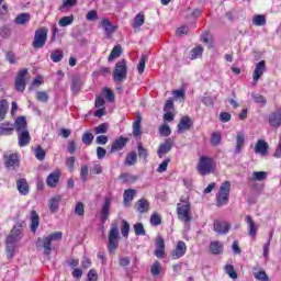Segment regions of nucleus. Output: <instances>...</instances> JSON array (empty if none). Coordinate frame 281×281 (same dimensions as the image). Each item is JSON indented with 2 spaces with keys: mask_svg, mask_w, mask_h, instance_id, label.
Segmentation results:
<instances>
[{
  "mask_svg": "<svg viewBox=\"0 0 281 281\" xmlns=\"http://www.w3.org/2000/svg\"><path fill=\"white\" fill-rule=\"evenodd\" d=\"M128 76V67L126 66V59H122L115 64L113 70L114 82H124Z\"/></svg>",
  "mask_w": 281,
  "mask_h": 281,
  "instance_id": "obj_4",
  "label": "nucleus"
},
{
  "mask_svg": "<svg viewBox=\"0 0 281 281\" xmlns=\"http://www.w3.org/2000/svg\"><path fill=\"white\" fill-rule=\"evenodd\" d=\"M168 164H170V158L165 159L157 168V172H166L168 170Z\"/></svg>",
  "mask_w": 281,
  "mask_h": 281,
  "instance_id": "obj_63",
  "label": "nucleus"
},
{
  "mask_svg": "<svg viewBox=\"0 0 281 281\" xmlns=\"http://www.w3.org/2000/svg\"><path fill=\"white\" fill-rule=\"evenodd\" d=\"M45 43H47V29L42 27L36 30L32 44L33 48L42 49V47H45Z\"/></svg>",
  "mask_w": 281,
  "mask_h": 281,
  "instance_id": "obj_7",
  "label": "nucleus"
},
{
  "mask_svg": "<svg viewBox=\"0 0 281 281\" xmlns=\"http://www.w3.org/2000/svg\"><path fill=\"white\" fill-rule=\"evenodd\" d=\"M251 98L256 104H260L261 106L267 105V98L260 93H251Z\"/></svg>",
  "mask_w": 281,
  "mask_h": 281,
  "instance_id": "obj_40",
  "label": "nucleus"
},
{
  "mask_svg": "<svg viewBox=\"0 0 281 281\" xmlns=\"http://www.w3.org/2000/svg\"><path fill=\"white\" fill-rule=\"evenodd\" d=\"M70 89L71 92L75 94L80 93V89H82V79L80 75H76L72 77Z\"/></svg>",
  "mask_w": 281,
  "mask_h": 281,
  "instance_id": "obj_25",
  "label": "nucleus"
},
{
  "mask_svg": "<svg viewBox=\"0 0 281 281\" xmlns=\"http://www.w3.org/2000/svg\"><path fill=\"white\" fill-rule=\"evenodd\" d=\"M13 128H15L16 133H22L23 131H27V120L25 119V116H19L15 120Z\"/></svg>",
  "mask_w": 281,
  "mask_h": 281,
  "instance_id": "obj_26",
  "label": "nucleus"
},
{
  "mask_svg": "<svg viewBox=\"0 0 281 281\" xmlns=\"http://www.w3.org/2000/svg\"><path fill=\"white\" fill-rule=\"evenodd\" d=\"M268 122L272 128H280V126H281V108H278L277 111L270 113Z\"/></svg>",
  "mask_w": 281,
  "mask_h": 281,
  "instance_id": "obj_15",
  "label": "nucleus"
},
{
  "mask_svg": "<svg viewBox=\"0 0 281 281\" xmlns=\"http://www.w3.org/2000/svg\"><path fill=\"white\" fill-rule=\"evenodd\" d=\"M16 251V241H10L7 239V258L12 260L14 258V254Z\"/></svg>",
  "mask_w": 281,
  "mask_h": 281,
  "instance_id": "obj_32",
  "label": "nucleus"
},
{
  "mask_svg": "<svg viewBox=\"0 0 281 281\" xmlns=\"http://www.w3.org/2000/svg\"><path fill=\"white\" fill-rule=\"evenodd\" d=\"M27 74V68H23L18 72V76L15 78V91H20V93H23L25 91V75Z\"/></svg>",
  "mask_w": 281,
  "mask_h": 281,
  "instance_id": "obj_12",
  "label": "nucleus"
},
{
  "mask_svg": "<svg viewBox=\"0 0 281 281\" xmlns=\"http://www.w3.org/2000/svg\"><path fill=\"white\" fill-rule=\"evenodd\" d=\"M202 54H203V47L198 46L191 50L190 58L191 60H196V58H199V56H201Z\"/></svg>",
  "mask_w": 281,
  "mask_h": 281,
  "instance_id": "obj_58",
  "label": "nucleus"
},
{
  "mask_svg": "<svg viewBox=\"0 0 281 281\" xmlns=\"http://www.w3.org/2000/svg\"><path fill=\"white\" fill-rule=\"evenodd\" d=\"M246 223L248 225V235L252 238L258 234V226H256V222L251 218V215H246Z\"/></svg>",
  "mask_w": 281,
  "mask_h": 281,
  "instance_id": "obj_27",
  "label": "nucleus"
},
{
  "mask_svg": "<svg viewBox=\"0 0 281 281\" xmlns=\"http://www.w3.org/2000/svg\"><path fill=\"white\" fill-rule=\"evenodd\" d=\"M16 188L22 196H27V194H30V184H27L25 178H21L16 181Z\"/></svg>",
  "mask_w": 281,
  "mask_h": 281,
  "instance_id": "obj_23",
  "label": "nucleus"
},
{
  "mask_svg": "<svg viewBox=\"0 0 281 281\" xmlns=\"http://www.w3.org/2000/svg\"><path fill=\"white\" fill-rule=\"evenodd\" d=\"M210 251L214 254V256H218V254H223V244L221 241H211Z\"/></svg>",
  "mask_w": 281,
  "mask_h": 281,
  "instance_id": "obj_36",
  "label": "nucleus"
},
{
  "mask_svg": "<svg viewBox=\"0 0 281 281\" xmlns=\"http://www.w3.org/2000/svg\"><path fill=\"white\" fill-rule=\"evenodd\" d=\"M60 181V170H55L54 172L49 173L46 178V186L48 188H56L58 182Z\"/></svg>",
  "mask_w": 281,
  "mask_h": 281,
  "instance_id": "obj_20",
  "label": "nucleus"
},
{
  "mask_svg": "<svg viewBox=\"0 0 281 281\" xmlns=\"http://www.w3.org/2000/svg\"><path fill=\"white\" fill-rule=\"evenodd\" d=\"M134 233L136 236H146V229L144 228V224L139 222L134 224Z\"/></svg>",
  "mask_w": 281,
  "mask_h": 281,
  "instance_id": "obj_50",
  "label": "nucleus"
},
{
  "mask_svg": "<svg viewBox=\"0 0 281 281\" xmlns=\"http://www.w3.org/2000/svg\"><path fill=\"white\" fill-rule=\"evenodd\" d=\"M146 60H148V56L142 55L139 63L137 65V71H138L139 76H142V74H144V70L146 69Z\"/></svg>",
  "mask_w": 281,
  "mask_h": 281,
  "instance_id": "obj_43",
  "label": "nucleus"
},
{
  "mask_svg": "<svg viewBox=\"0 0 281 281\" xmlns=\"http://www.w3.org/2000/svg\"><path fill=\"white\" fill-rule=\"evenodd\" d=\"M128 232H131V224L126 220H122L121 234L123 238H128Z\"/></svg>",
  "mask_w": 281,
  "mask_h": 281,
  "instance_id": "obj_45",
  "label": "nucleus"
},
{
  "mask_svg": "<svg viewBox=\"0 0 281 281\" xmlns=\"http://www.w3.org/2000/svg\"><path fill=\"white\" fill-rule=\"evenodd\" d=\"M93 135L91 134V132H86L82 135V144H85L86 146H91V144H93Z\"/></svg>",
  "mask_w": 281,
  "mask_h": 281,
  "instance_id": "obj_51",
  "label": "nucleus"
},
{
  "mask_svg": "<svg viewBox=\"0 0 281 281\" xmlns=\"http://www.w3.org/2000/svg\"><path fill=\"white\" fill-rule=\"evenodd\" d=\"M265 71H267V65H266L265 60H260L255 66V70H254V75H252L254 82H257L258 80H260V78L262 77V74H265Z\"/></svg>",
  "mask_w": 281,
  "mask_h": 281,
  "instance_id": "obj_17",
  "label": "nucleus"
},
{
  "mask_svg": "<svg viewBox=\"0 0 281 281\" xmlns=\"http://www.w3.org/2000/svg\"><path fill=\"white\" fill-rule=\"evenodd\" d=\"M186 251H188V246H186V241H178L176 249L171 254L172 260H179V258H183L186 256Z\"/></svg>",
  "mask_w": 281,
  "mask_h": 281,
  "instance_id": "obj_14",
  "label": "nucleus"
},
{
  "mask_svg": "<svg viewBox=\"0 0 281 281\" xmlns=\"http://www.w3.org/2000/svg\"><path fill=\"white\" fill-rule=\"evenodd\" d=\"M252 24L258 27H262V25H267V18L262 14L255 15L252 19Z\"/></svg>",
  "mask_w": 281,
  "mask_h": 281,
  "instance_id": "obj_41",
  "label": "nucleus"
},
{
  "mask_svg": "<svg viewBox=\"0 0 281 281\" xmlns=\"http://www.w3.org/2000/svg\"><path fill=\"white\" fill-rule=\"evenodd\" d=\"M108 132H109V124L106 123H101L94 128L95 135H104V133H108Z\"/></svg>",
  "mask_w": 281,
  "mask_h": 281,
  "instance_id": "obj_53",
  "label": "nucleus"
},
{
  "mask_svg": "<svg viewBox=\"0 0 281 281\" xmlns=\"http://www.w3.org/2000/svg\"><path fill=\"white\" fill-rule=\"evenodd\" d=\"M88 281H98V271H95L94 269L89 270Z\"/></svg>",
  "mask_w": 281,
  "mask_h": 281,
  "instance_id": "obj_64",
  "label": "nucleus"
},
{
  "mask_svg": "<svg viewBox=\"0 0 281 281\" xmlns=\"http://www.w3.org/2000/svg\"><path fill=\"white\" fill-rule=\"evenodd\" d=\"M136 191L134 189H127L123 193V204L125 207H131V203L135 199Z\"/></svg>",
  "mask_w": 281,
  "mask_h": 281,
  "instance_id": "obj_24",
  "label": "nucleus"
},
{
  "mask_svg": "<svg viewBox=\"0 0 281 281\" xmlns=\"http://www.w3.org/2000/svg\"><path fill=\"white\" fill-rule=\"evenodd\" d=\"M151 276L157 277L159 273H161V263L159 261H155L150 269Z\"/></svg>",
  "mask_w": 281,
  "mask_h": 281,
  "instance_id": "obj_55",
  "label": "nucleus"
},
{
  "mask_svg": "<svg viewBox=\"0 0 281 281\" xmlns=\"http://www.w3.org/2000/svg\"><path fill=\"white\" fill-rule=\"evenodd\" d=\"M133 135L136 139L142 137V116L137 115L133 123Z\"/></svg>",
  "mask_w": 281,
  "mask_h": 281,
  "instance_id": "obj_29",
  "label": "nucleus"
},
{
  "mask_svg": "<svg viewBox=\"0 0 281 281\" xmlns=\"http://www.w3.org/2000/svg\"><path fill=\"white\" fill-rule=\"evenodd\" d=\"M221 139H223V137L221 136V133L214 132L211 135V144H212V146H218V144H221Z\"/></svg>",
  "mask_w": 281,
  "mask_h": 281,
  "instance_id": "obj_59",
  "label": "nucleus"
},
{
  "mask_svg": "<svg viewBox=\"0 0 281 281\" xmlns=\"http://www.w3.org/2000/svg\"><path fill=\"white\" fill-rule=\"evenodd\" d=\"M111 198H105L104 202L100 210V221L101 223H106L109 221V216H111Z\"/></svg>",
  "mask_w": 281,
  "mask_h": 281,
  "instance_id": "obj_11",
  "label": "nucleus"
},
{
  "mask_svg": "<svg viewBox=\"0 0 281 281\" xmlns=\"http://www.w3.org/2000/svg\"><path fill=\"white\" fill-rule=\"evenodd\" d=\"M267 179V171H254L250 181H265Z\"/></svg>",
  "mask_w": 281,
  "mask_h": 281,
  "instance_id": "obj_42",
  "label": "nucleus"
},
{
  "mask_svg": "<svg viewBox=\"0 0 281 281\" xmlns=\"http://www.w3.org/2000/svg\"><path fill=\"white\" fill-rule=\"evenodd\" d=\"M63 58H64V54H63V50H60V49L54 50L50 54V60H53V63H60V60H63Z\"/></svg>",
  "mask_w": 281,
  "mask_h": 281,
  "instance_id": "obj_49",
  "label": "nucleus"
},
{
  "mask_svg": "<svg viewBox=\"0 0 281 281\" xmlns=\"http://www.w3.org/2000/svg\"><path fill=\"white\" fill-rule=\"evenodd\" d=\"M14 133V125L10 122H4L0 124V135H12Z\"/></svg>",
  "mask_w": 281,
  "mask_h": 281,
  "instance_id": "obj_35",
  "label": "nucleus"
},
{
  "mask_svg": "<svg viewBox=\"0 0 281 281\" xmlns=\"http://www.w3.org/2000/svg\"><path fill=\"white\" fill-rule=\"evenodd\" d=\"M198 170L202 176L214 172V160L210 157L202 156L198 165Z\"/></svg>",
  "mask_w": 281,
  "mask_h": 281,
  "instance_id": "obj_6",
  "label": "nucleus"
},
{
  "mask_svg": "<svg viewBox=\"0 0 281 281\" xmlns=\"http://www.w3.org/2000/svg\"><path fill=\"white\" fill-rule=\"evenodd\" d=\"M101 25L102 27H104L106 36H111V34H113L115 30H117V27L113 25L111 21H109V19H103Z\"/></svg>",
  "mask_w": 281,
  "mask_h": 281,
  "instance_id": "obj_33",
  "label": "nucleus"
},
{
  "mask_svg": "<svg viewBox=\"0 0 281 281\" xmlns=\"http://www.w3.org/2000/svg\"><path fill=\"white\" fill-rule=\"evenodd\" d=\"M58 240H63V232H55L48 236L37 238V247L44 248V256H52V243H56Z\"/></svg>",
  "mask_w": 281,
  "mask_h": 281,
  "instance_id": "obj_1",
  "label": "nucleus"
},
{
  "mask_svg": "<svg viewBox=\"0 0 281 281\" xmlns=\"http://www.w3.org/2000/svg\"><path fill=\"white\" fill-rule=\"evenodd\" d=\"M172 133V130H170V126L168 124H162L159 127V135H161V137H170Z\"/></svg>",
  "mask_w": 281,
  "mask_h": 281,
  "instance_id": "obj_48",
  "label": "nucleus"
},
{
  "mask_svg": "<svg viewBox=\"0 0 281 281\" xmlns=\"http://www.w3.org/2000/svg\"><path fill=\"white\" fill-rule=\"evenodd\" d=\"M18 142L21 148L29 146V144L32 142V136H30V131L26 130L23 132H18Z\"/></svg>",
  "mask_w": 281,
  "mask_h": 281,
  "instance_id": "obj_19",
  "label": "nucleus"
},
{
  "mask_svg": "<svg viewBox=\"0 0 281 281\" xmlns=\"http://www.w3.org/2000/svg\"><path fill=\"white\" fill-rule=\"evenodd\" d=\"M254 278L259 281H269V276H267L265 270L254 272Z\"/></svg>",
  "mask_w": 281,
  "mask_h": 281,
  "instance_id": "obj_57",
  "label": "nucleus"
},
{
  "mask_svg": "<svg viewBox=\"0 0 281 281\" xmlns=\"http://www.w3.org/2000/svg\"><path fill=\"white\" fill-rule=\"evenodd\" d=\"M4 165L9 170H15L21 166V161H19V156H16V154H9L4 155Z\"/></svg>",
  "mask_w": 281,
  "mask_h": 281,
  "instance_id": "obj_13",
  "label": "nucleus"
},
{
  "mask_svg": "<svg viewBox=\"0 0 281 281\" xmlns=\"http://www.w3.org/2000/svg\"><path fill=\"white\" fill-rule=\"evenodd\" d=\"M192 124V119H190V116H183L178 124V133L181 135L184 131H190Z\"/></svg>",
  "mask_w": 281,
  "mask_h": 281,
  "instance_id": "obj_22",
  "label": "nucleus"
},
{
  "mask_svg": "<svg viewBox=\"0 0 281 281\" xmlns=\"http://www.w3.org/2000/svg\"><path fill=\"white\" fill-rule=\"evenodd\" d=\"M23 222H18L11 229L10 234L7 236V240L19 243L23 239Z\"/></svg>",
  "mask_w": 281,
  "mask_h": 281,
  "instance_id": "obj_8",
  "label": "nucleus"
},
{
  "mask_svg": "<svg viewBox=\"0 0 281 281\" xmlns=\"http://www.w3.org/2000/svg\"><path fill=\"white\" fill-rule=\"evenodd\" d=\"M75 214L77 216H85V204L82 202H78L75 206Z\"/></svg>",
  "mask_w": 281,
  "mask_h": 281,
  "instance_id": "obj_62",
  "label": "nucleus"
},
{
  "mask_svg": "<svg viewBox=\"0 0 281 281\" xmlns=\"http://www.w3.org/2000/svg\"><path fill=\"white\" fill-rule=\"evenodd\" d=\"M232 229V224L226 221L215 220L213 224V231L218 234L220 236H225L229 234Z\"/></svg>",
  "mask_w": 281,
  "mask_h": 281,
  "instance_id": "obj_9",
  "label": "nucleus"
},
{
  "mask_svg": "<svg viewBox=\"0 0 281 281\" xmlns=\"http://www.w3.org/2000/svg\"><path fill=\"white\" fill-rule=\"evenodd\" d=\"M60 201H63V196L55 195L48 201V210L50 214H56L60 207Z\"/></svg>",
  "mask_w": 281,
  "mask_h": 281,
  "instance_id": "obj_21",
  "label": "nucleus"
},
{
  "mask_svg": "<svg viewBox=\"0 0 281 281\" xmlns=\"http://www.w3.org/2000/svg\"><path fill=\"white\" fill-rule=\"evenodd\" d=\"M36 100H38V102L47 103L49 100V95H47V92L45 91H38L36 92Z\"/></svg>",
  "mask_w": 281,
  "mask_h": 281,
  "instance_id": "obj_61",
  "label": "nucleus"
},
{
  "mask_svg": "<svg viewBox=\"0 0 281 281\" xmlns=\"http://www.w3.org/2000/svg\"><path fill=\"white\" fill-rule=\"evenodd\" d=\"M8 101L5 99L0 100V122L5 120V115H8Z\"/></svg>",
  "mask_w": 281,
  "mask_h": 281,
  "instance_id": "obj_39",
  "label": "nucleus"
},
{
  "mask_svg": "<svg viewBox=\"0 0 281 281\" xmlns=\"http://www.w3.org/2000/svg\"><path fill=\"white\" fill-rule=\"evenodd\" d=\"M137 150L139 159H144V161H146V159H148V150L144 148L142 143H137Z\"/></svg>",
  "mask_w": 281,
  "mask_h": 281,
  "instance_id": "obj_44",
  "label": "nucleus"
},
{
  "mask_svg": "<svg viewBox=\"0 0 281 281\" xmlns=\"http://www.w3.org/2000/svg\"><path fill=\"white\" fill-rule=\"evenodd\" d=\"M225 271H226L227 276L229 278H232V280H236L238 278V273L236 272V270H234L233 265L225 266Z\"/></svg>",
  "mask_w": 281,
  "mask_h": 281,
  "instance_id": "obj_54",
  "label": "nucleus"
},
{
  "mask_svg": "<svg viewBox=\"0 0 281 281\" xmlns=\"http://www.w3.org/2000/svg\"><path fill=\"white\" fill-rule=\"evenodd\" d=\"M173 146H175V138H170V137L166 138L165 142L160 144L157 149V155L159 159H164V157L168 155L170 150H172Z\"/></svg>",
  "mask_w": 281,
  "mask_h": 281,
  "instance_id": "obj_10",
  "label": "nucleus"
},
{
  "mask_svg": "<svg viewBox=\"0 0 281 281\" xmlns=\"http://www.w3.org/2000/svg\"><path fill=\"white\" fill-rule=\"evenodd\" d=\"M144 23H146V19H145L144 12H139L134 18V22L132 23V27L134 30H139L142 27V25H144Z\"/></svg>",
  "mask_w": 281,
  "mask_h": 281,
  "instance_id": "obj_34",
  "label": "nucleus"
},
{
  "mask_svg": "<svg viewBox=\"0 0 281 281\" xmlns=\"http://www.w3.org/2000/svg\"><path fill=\"white\" fill-rule=\"evenodd\" d=\"M273 238V235H270L268 238V241L263 244V258L265 260H269V249L271 247V239Z\"/></svg>",
  "mask_w": 281,
  "mask_h": 281,
  "instance_id": "obj_56",
  "label": "nucleus"
},
{
  "mask_svg": "<svg viewBox=\"0 0 281 281\" xmlns=\"http://www.w3.org/2000/svg\"><path fill=\"white\" fill-rule=\"evenodd\" d=\"M255 153L256 155H261V157L267 156L269 153V144L263 139H258L255 145Z\"/></svg>",
  "mask_w": 281,
  "mask_h": 281,
  "instance_id": "obj_18",
  "label": "nucleus"
},
{
  "mask_svg": "<svg viewBox=\"0 0 281 281\" xmlns=\"http://www.w3.org/2000/svg\"><path fill=\"white\" fill-rule=\"evenodd\" d=\"M71 23H74V15L63 16L58 21L60 27H67V25H71Z\"/></svg>",
  "mask_w": 281,
  "mask_h": 281,
  "instance_id": "obj_46",
  "label": "nucleus"
},
{
  "mask_svg": "<svg viewBox=\"0 0 281 281\" xmlns=\"http://www.w3.org/2000/svg\"><path fill=\"white\" fill-rule=\"evenodd\" d=\"M232 190V183L229 181H224L220 190L216 194V204L217 207H223V205H227L229 203V191Z\"/></svg>",
  "mask_w": 281,
  "mask_h": 281,
  "instance_id": "obj_3",
  "label": "nucleus"
},
{
  "mask_svg": "<svg viewBox=\"0 0 281 281\" xmlns=\"http://www.w3.org/2000/svg\"><path fill=\"white\" fill-rule=\"evenodd\" d=\"M41 225V218L38 217V213L36 211H31V232L35 233Z\"/></svg>",
  "mask_w": 281,
  "mask_h": 281,
  "instance_id": "obj_30",
  "label": "nucleus"
},
{
  "mask_svg": "<svg viewBox=\"0 0 281 281\" xmlns=\"http://www.w3.org/2000/svg\"><path fill=\"white\" fill-rule=\"evenodd\" d=\"M47 155V153L45 151V149H43V147L37 146L35 148V157L38 161H44L45 160V156Z\"/></svg>",
  "mask_w": 281,
  "mask_h": 281,
  "instance_id": "obj_52",
  "label": "nucleus"
},
{
  "mask_svg": "<svg viewBox=\"0 0 281 281\" xmlns=\"http://www.w3.org/2000/svg\"><path fill=\"white\" fill-rule=\"evenodd\" d=\"M103 95L108 102H113L115 100V94H113V91L109 88L103 89Z\"/></svg>",
  "mask_w": 281,
  "mask_h": 281,
  "instance_id": "obj_60",
  "label": "nucleus"
},
{
  "mask_svg": "<svg viewBox=\"0 0 281 281\" xmlns=\"http://www.w3.org/2000/svg\"><path fill=\"white\" fill-rule=\"evenodd\" d=\"M177 214L179 221H182V223H191L192 221V209L190 206V203L187 204H177Z\"/></svg>",
  "mask_w": 281,
  "mask_h": 281,
  "instance_id": "obj_5",
  "label": "nucleus"
},
{
  "mask_svg": "<svg viewBox=\"0 0 281 281\" xmlns=\"http://www.w3.org/2000/svg\"><path fill=\"white\" fill-rule=\"evenodd\" d=\"M136 162H137V153L131 151L125 158V164H127V166H135Z\"/></svg>",
  "mask_w": 281,
  "mask_h": 281,
  "instance_id": "obj_47",
  "label": "nucleus"
},
{
  "mask_svg": "<svg viewBox=\"0 0 281 281\" xmlns=\"http://www.w3.org/2000/svg\"><path fill=\"white\" fill-rule=\"evenodd\" d=\"M120 56H122V46L121 45H116L113 47V49L111 50L108 60L109 63L115 60V58H120Z\"/></svg>",
  "mask_w": 281,
  "mask_h": 281,
  "instance_id": "obj_37",
  "label": "nucleus"
},
{
  "mask_svg": "<svg viewBox=\"0 0 281 281\" xmlns=\"http://www.w3.org/2000/svg\"><path fill=\"white\" fill-rule=\"evenodd\" d=\"M32 19L30 13H21L15 18L16 25H26V23Z\"/></svg>",
  "mask_w": 281,
  "mask_h": 281,
  "instance_id": "obj_38",
  "label": "nucleus"
},
{
  "mask_svg": "<svg viewBox=\"0 0 281 281\" xmlns=\"http://www.w3.org/2000/svg\"><path fill=\"white\" fill-rule=\"evenodd\" d=\"M135 209L140 214H145V212H148V210H150V203L146 199H140L135 203Z\"/></svg>",
  "mask_w": 281,
  "mask_h": 281,
  "instance_id": "obj_28",
  "label": "nucleus"
},
{
  "mask_svg": "<svg viewBox=\"0 0 281 281\" xmlns=\"http://www.w3.org/2000/svg\"><path fill=\"white\" fill-rule=\"evenodd\" d=\"M126 144H128V138L120 136L113 142L110 148V153H119V150H122L126 147Z\"/></svg>",
  "mask_w": 281,
  "mask_h": 281,
  "instance_id": "obj_16",
  "label": "nucleus"
},
{
  "mask_svg": "<svg viewBox=\"0 0 281 281\" xmlns=\"http://www.w3.org/2000/svg\"><path fill=\"white\" fill-rule=\"evenodd\" d=\"M117 247H120V228L117 226V222H113L108 237L109 254H115V251H117Z\"/></svg>",
  "mask_w": 281,
  "mask_h": 281,
  "instance_id": "obj_2",
  "label": "nucleus"
},
{
  "mask_svg": "<svg viewBox=\"0 0 281 281\" xmlns=\"http://www.w3.org/2000/svg\"><path fill=\"white\" fill-rule=\"evenodd\" d=\"M243 146H245V134L238 133L236 136L235 155L243 153Z\"/></svg>",
  "mask_w": 281,
  "mask_h": 281,
  "instance_id": "obj_31",
  "label": "nucleus"
}]
</instances>
